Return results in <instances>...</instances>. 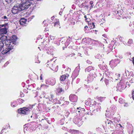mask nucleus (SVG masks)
I'll list each match as a JSON object with an SVG mask.
<instances>
[{"label":"nucleus","instance_id":"10","mask_svg":"<svg viewBox=\"0 0 134 134\" xmlns=\"http://www.w3.org/2000/svg\"><path fill=\"white\" fill-rule=\"evenodd\" d=\"M133 43V40L132 39H129L128 42V45L130 46Z\"/></svg>","mask_w":134,"mask_h":134},{"label":"nucleus","instance_id":"30","mask_svg":"<svg viewBox=\"0 0 134 134\" xmlns=\"http://www.w3.org/2000/svg\"><path fill=\"white\" fill-rule=\"evenodd\" d=\"M84 18H86V15L84 16Z\"/></svg>","mask_w":134,"mask_h":134},{"label":"nucleus","instance_id":"38","mask_svg":"<svg viewBox=\"0 0 134 134\" xmlns=\"http://www.w3.org/2000/svg\"><path fill=\"white\" fill-rule=\"evenodd\" d=\"M91 62L90 63V64H91Z\"/></svg>","mask_w":134,"mask_h":134},{"label":"nucleus","instance_id":"5","mask_svg":"<svg viewBox=\"0 0 134 134\" xmlns=\"http://www.w3.org/2000/svg\"><path fill=\"white\" fill-rule=\"evenodd\" d=\"M7 32V30L6 28L4 27L0 29V34L3 35L6 34Z\"/></svg>","mask_w":134,"mask_h":134},{"label":"nucleus","instance_id":"19","mask_svg":"<svg viewBox=\"0 0 134 134\" xmlns=\"http://www.w3.org/2000/svg\"><path fill=\"white\" fill-rule=\"evenodd\" d=\"M132 98L134 100V90L132 92Z\"/></svg>","mask_w":134,"mask_h":134},{"label":"nucleus","instance_id":"11","mask_svg":"<svg viewBox=\"0 0 134 134\" xmlns=\"http://www.w3.org/2000/svg\"><path fill=\"white\" fill-rule=\"evenodd\" d=\"M50 96H51V98L50 97H47V98L46 97V98H47L48 99H49V100L50 101H51L52 100V98H53V97H54V96L52 94H51Z\"/></svg>","mask_w":134,"mask_h":134},{"label":"nucleus","instance_id":"14","mask_svg":"<svg viewBox=\"0 0 134 134\" xmlns=\"http://www.w3.org/2000/svg\"><path fill=\"white\" fill-rule=\"evenodd\" d=\"M98 99L99 100H100V101H102V100H104L105 99V98L103 97H98Z\"/></svg>","mask_w":134,"mask_h":134},{"label":"nucleus","instance_id":"24","mask_svg":"<svg viewBox=\"0 0 134 134\" xmlns=\"http://www.w3.org/2000/svg\"><path fill=\"white\" fill-rule=\"evenodd\" d=\"M92 23V25H93V28H94V27H95V25H94V23Z\"/></svg>","mask_w":134,"mask_h":134},{"label":"nucleus","instance_id":"27","mask_svg":"<svg viewBox=\"0 0 134 134\" xmlns=\"http://www.w3.org/2000/svg\"><path fill=\"white\" fill-rule=\"evenodd\" d=\"M40 79L41 80H42V75L40 76Z\"/></svg>","mask_w":134,"mask_h":134},{"label":"nucleus","instance_id":"3","mask_svg":"<svg viewBox=\"0 0 134 134\" xmlns=\"http://www.w3.org/2000/svg\"><path fill=\"white\" fill-rule=\"evenodd\" d=\"M0 40L1 41H5V43L6 46H9V44L10 40H7V37L4 35H2L0 34Z\"/></svg>","mask_w":134,"mask_h":134},{"label":"nucleus","instance_id":"22","mask_svg":"<svg viewBox=\"0 0 134 134\" xmlns=\"http://www.w3.org/2000/svg\"><path fill=\"white\" fill-rule=\"evenodd\" d=\"M87 28H88V26H86L84 27V29H85V30H87Z\"/></svg>","mask_w":134,"mask_h":134},{"label":"nucleus","instance_id":"36","mask_svg":"<svg viewBox=\"0 0 134 134\" xmlns=\"http://www.w3.org/2000/svg\"><path fill=\"white\" fill-rule=\"evenodd\" d=\"M119 125H120L121 126V125H120V124H119Z\"/></svg>","mask_w":134,"mask_h":134},{"label":"nucleus","instance_id":"12","mask_svg":"<svg viewBox=\"0 0 134 134\" xmlns=\"http://www.w3.org/2000/svg\"><path fill=\"white\" fill-rule=\"evenodd\" d=\"M57 91L58 93H61V92L64 91V90H63L62 88H58L57 90Z\"/></svg>","mask_w":134,"mask_h":134},{"label":"nucleus","instance_id":"1","mask_svg":"<svg viewBox=\"0 0 134 134\" xmlns=\"http://www.w3.org/2000/svg\"><path fill=\"white\" fill-rule=\"evenodd\" d=\"M12 40H13L10 42L9 46L8 48H6L5 50H3L2 52V53L3 54H5L8 53L10 50L13 49V46H12V44H15L16 43V40L17 39V38L16 36L13 35L12 36Z\"/></svg>","mask_w":134,"mask_h":134},{"label":"nucleus","instance_id":"23","mask_svg":"<svg viewBox=\"0 0 134 134\" xmlns=\"http://www.w3.org/2000/svg\"><path fill=\"white\" fill-rule=\"evenodd\" d=\"M3 18L4 19H6L7 18V17L6 16H3Z\"/></svg>","mask_w":134,"mask_h":134},{"label":"nucleus","instance_id":"9","mask_svg":"<svg viewBox=\"0 0 134 134\" xmlns=\"http://www.w3.org/2000/svg\"><path fill=\"white\" fill-rule=\"evenodd\" d=\"M4 43L2 41H0V52L2 50L4 46Z\"/></svg>","mask_w":134,"mask_h":134},{"label":"nucleus","instance_id":"20","mask_svg":"<svg viewBox=\"0 0 134 134\" xmlns=\"http://www.w3.org/2000/svg\"><path fill=\"white\" fill-rule=\"evenodd\" d=\"M73 96L72 94H71L69 96V98L70 99H71L72 98V96Z\"/></svg>","mask_w":134,"mask_h":134},{"label":"nucleus","instance_id":"39","mask_svg":"<svg viewBox=\"0 0 134 134\" xmlns=\"http://www.w3.org/2000/svg\"><path fill=\"white\" fill-rule=\"evenodd\" d=\"M77 109H79V108H77Z\"/></svg>","mask_w":134,"mask_h":134},{"label":"nucleus","instance_id":"41","mask_svg":"<svg viewBox=\"0 0 134 134\" xmlns=\"http://www.w3.org/2000/svg\"><path fill=\"white\" fill-rule=\"evenodd\" d=\"M116 56V57H117V56Z\"/></svg>","mask_w":134,"mask_h":134},{"label":"nucleus","instance_id":"35","mask_svg":"<svg viewBox=\"0 0 134 134\" xmlns=\"http://www.w3.org/2000/svg\"><path fill=\"white\" fill-rule=\"evenodd\" d=\"M13 107H14V106H15V105H13Z\"/></svg>","mask_w":134,"mask_h":134},{"label":"nucleus","instance_id":"2","mask_svg":"<svg viewBox=\"0 0 134 134\" xmlns=\"http://www.w3.org/2000/svg\"><path fill=\"white\" fill-rule=\"evenodd\" d=\"M19 113L20 114H27L29 113L30 110L26 108H23L19 109L18 110Z\"/></svg>","mask_w":134,"mask_h":134},{"label":"nucleus","instance_id":"32","mask_svg":"<svg viewBox=\"0 0 134 134\" xmlns=\"http://www.w3.org/2000/svg\"><path fill=\"white\" fill-rule=\"evenodd\" d=\"M53 17H51V19H53Z\"/></svg>","mask_w":134,"mask_h":134},{"label":"nucleus","instance_id":"43","mask_svg":"<svg viewBox=\"0 0 134 134\" xmlns=\"http://www.w3.org/2000/svg\"><path fill=\"white\" fill-rule=\"evenodd\" d=\"M45 97V96H44V97Z\"/></svg>","mask_w":134,"mask_h":134},{"label":"nucleus","instance_id":"31","mask_svg":"<svg viewBox=\"0 0 134 134\" xmlns=\"http://www.w3.org/2000/svg\"><path fill=\"white\" fill-rule=\"evenodd\" d=\"M53 17H51V19H53Z\"/></svg>","mask_w":134,"mask_h":134},{"label":"nucleus","instance_id":"37","mask_svg":"<svg viewBox=\"0 0 134 134\" xmlns=\"http://www.w3.org/2000/svg\"><path fill=\"white\" fill-rule=\"evenodd\" d=\"M88 60H87V62H88Z\"/></svg>","mask_w":134,"mask_h":134},{"label":"nucleus","instance_id":"13","mask_svg":"<svg viewBox=\"0 0 134 134\" xmlns=\"http://www.w3.org/2000/svg\"><path fill=\"white\" fill-rule=\"evenodd\" d=\"M59 21H57L55 23V26H56L57 25V27H58L59 26Z\"/></svg>","mask_w":134,"mask_h":134},{"label":"nucleus","instance_id":"6","mask_svg":"<svg viewBox=\"0 0 134 134\" xmlns=\"http://www.w3.org/2000/svg\"><path fill=\"white\" fill-rule=\"evenodd\" d=\"M26 19L24 18L21 19L19 21L21 25L24 26L26 22Z\"/></svg>","mask_w":134,"mask_h":134},{"label":"nucleus","instance_id":"21","mask_svg":"<svg viewBox=\"0 0 134 134\" xmlns=\"http://www.w3.org/2000/svg\"><path fill=\"white\" fill-rule=\"evenodd\" d=\"M92 68L91 67H88L86 69H87V70L88 71H90L89 70H88V69H91V68Z\"/></svg>","mask_w":134,"mask_h":134},{"label":"nucleus","instance_id":"33","mask_svg":"<svg viewBox=\"0 0 134 134\" xmlns=\"http://www.w3.org/2000/svg\"><path fill=\"white\" fill-rule=\"evenodd\" d=\"M86 21H88L87 20V19H86Z\"/></svg>","mask_w":134,"mask_h":134},{"label":"nucleus","instance_id":"25","mask_svg":"<svg viewBox=\"0 0 134 134\" xmlns=\"http://www.w3.org/2000/svg\"><path fill=\"white\" fill-rule=\"evenodd\" d=\"M133 60H132V62L134 65V57L132 58Z\"/></svg>","mask_w":134,"mask_h":134},{"label":"nucleus","instance_id":"7","mask_svg":"<svg viewBox=\"0 0 134 134\" xmlns=\"http://www.w3.org/2000/svg\"><path fill=\"white\" fill-rule=\"evenodd\" d=\"M68 76V75L66 76L65 75H63L61 76L60 79L61 81H64Z\"/></svg>","mask_w":134,"mask_h":134},{"label":"nucleus","instance_id":"34","mask_svg":"<svg viewBox=\"0 0 134 134\" xmlns=\"http://www.w3.org/2000/svg\"><path fill=\"white\" fill-rule=\"evenodd\" d=\"M78 111L79 112H80V111H79V110Z\"/></svg>","mask_w":134,"mask_h":134},{"label":"nucleus","instance_id":"16","mask_svg":"<svg viewBox=\"0 0 134 134\" xmlns=\"http://www.w3.org/2000/svg\"><path fill=\"white\" fill-rule=\"evenodd\" d=\"M5 1L8 3H10L13 0H5Z\"/></svg>","mask_w":134,"mask_h":134},{"label":"nucleus","instance_id":"15","mask_svg":"<svg viewBox=\"0 0 134 134\" xmlns=\"http://www.w3.org/2000/svg\"><path fill=\"white\" fill-rule=\"evenodd\" d=\"M7 25L6 24H2V25H0V28H1L2 27H5Z\"/></svg>","mask_w":134,"mask_h":134},{"label":"nucleus","instance_id":"8","mask_svg":"<svg viewBox=\"0 0 134 134\" xmlns=\"http://www.w3.org/2000/svg\"><path fill=\"white\" fill-rule=\"evenodd\" d=\"M114 78L116 80H119L120 79L119 77H120V74H116L114 76Z\"/></svg>","mask_w":134,"mask_h":134},{"label":"nucleus","instance_id":"4","mask_svg":"<svg viewBox=\"0 0 134 134\" xmlns=\"http://www.w3.org/2000/svg\"><path fill=\"white\" fill-rule=\"evenodd\" d=\"M126 87L125 84H118L116 87L118 90H120L125 89Z\"/></svg>","mask_w":134,"mask_h":134},{"label":"nucleus","instance_id":"42","mask_svg":"<svg viewBox=\"0 0 134 134\" xmlns=\"http://www.w3.org/2000/svg\"><path fill=\"white\" fill-rule=\"evenodd\" d=\"M7 63H6L5 64H7Z\"/></svg>","mask_w":134,"mask_h":134},{"label":"nucleus","instance_id":"28","mask_svg":"<svg viewBox=\"0 0 134 134\" xmlns=\"http://www.w3.org/2000/svg\"><path fill=\"white\" fill-rule=\"evenodd\" d=\"M127 72H129V71L127 70V71H125V73L126 74H127Z\"/></svg>","mask_w":134,"mask_h":134},{"label":"nucleus","instance_id":"17","mask_svg":"<svg viewBox=\"0 0 134 134\" xmlns=\"http://www.w3.org/2000/svg\"><path fill=\"white\" fill-rule=\"evenodd\" d=\"M119 102L120 103H123V102H122V101H123V100L121 99V98H120L119 99Z\"/></svg>","mask_w":134,"mask_h":134},{"label":"nucleus","instance_id":"40","mask_svg":"<svg viewBox=\"0 0 134 134\" xmlns=\"http://www.w3.org/2000/svg\"><path fill=\"white\" fill-rule=\"evenodd\" d=\"M74 96H75V95H74Z\"/></svg>","mask_w":134,"mask_h":134},{"label":"nucleus","instance_id":"29","mask_svg":"<svg viewBox=\"0 0 134 134\" xmlns=\"http://www.w3.org/2000/svg\"><path fill=\"white\" fill-rule=\"evenodd\" d=\"M103 79V78H102L100 80V81H102V80Z\"/></svg>","mask_w":134,"mask_h":134},{"label":"nucleus","instance_id":"26","mask_svg":"<svg viewBox=\"0 0 134 134\" xmlns=\"http://www.w3.org/2000/svg\"><path fill=\"white\" fill-rule=\"evenodd\" d=\"M127 105H128L127 103L125 105H124V106H127Z\"/></svg>","mask_w":134,"mask_h":134},{"label":"nucleus","instance_id":"18","mask_svg":"<svg viewBox=\"0 0 134 134\" xmlns=\"http://www.w3.org/2000/svg\"><path fill=\"white\" fill-rule=\"evenodd\" d=\"M99 109H96V110L97 111H99L100 110V109L101 108V107L100 106H99Z\"/></svg>","mask_w":134,"mask_h":134}]
</instances>
